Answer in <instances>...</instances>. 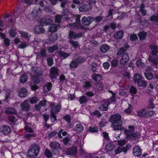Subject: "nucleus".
<instances>
[{"mask_svg":"<svg viewBox=\"0 0 158 158\" xmlns=\"http://www.w3.org/2000/svg\"><path fill=\"white\" fill-rule=\"evenodd\" d=\"M40 149V147L38 144H33L28 150L27 154L29 157L31 158H35L38 155Z\"/></svg>","mask_w":158,"mask_h":158,"instance_id":"f257e3e1","label":"nucleus"},{"mask_svg":"<svg viewBox=\"0 0 158 158\" xmlns=\"http://www.w3.org/2000/svg\"><path fill=\"white\" fill-rule=\"evenodd\" d=\"M81 15H74L73 16V19H75L76 22L72 23H69L68 24V27L71 29H82L83 26L80 23V18Z\"/></svg>","mask_w":158,"mask_h":158,"instance_id":"f03ea898","label":"nucleus"},{"mask_svg":"<svg viewBox=\"0 0 158 158\" xmlns=\"http://www.w3.org/2000/svg\"><path fill=\"white\" fill-rule=\"evenodd\" d=\"M143 79V78L140 75L135 73L134 75L133 81L135 82L136 83L138 86L145 87L147 83Z\"/></svg>","mask_w":158,"mask_h":158,"instance_id":"7ed1b4c3","label":"nucleus"},{"mask_svg":"<svg viewBox=\"0 0 158 158\" xmlns=\"http://www.w3.org/2000/svg\"><path fill=\"white\" fill-rule=\"evenodd\" d=\"M85 58L84 57L79 56L78 58H74L73 59L72 62L69 64L70 68H76L78 66V64L82 63L85 61Z\"/></svg>","mask_w":158,"mask_h":158,"instance_id":"20e7f679","label":"nucleus"},{"mask_svg":"<svg viewBox=\"0 0 158 158\" xmlns=\"http://www.w3.org/2000/svg\"><path fill=\"white\" fill-rule=\"evenodd\" d=\"M114 99L112 100L108 99L107 100L102 101L101 103V105L99 107V109L101 111H106L107 110L108 105L111 103L114 102Z\"/></svg>","mask_w":158,"mask_h":158,"instance_id":"39448f33","label":"nucleus"},{"mask_svg":"<svg viewBox=\"0 0 158 158\" xmlns=\"http://www.w3.org/2000/svg\"><path fill=\"white\" fill-rule=\"evenodd\" d=\"M49 106L51 107L50 110V113H57L59 112L61 108L60 105H55L53 103H49Z\"/></svg>","mask_w":158,"mask_h":158,"instance_id":"423d86ee","label":"nucleus"},{"mask_svg":"<svg viewBox=\"0 0 158 158\" xmlns=\"http://www.w3.org/2000/svg\"><path fill=\"white\" fill-rule=\"evenodd\" d=\"M0 132L5 135H7L10 133L11 128L10 126L4 125L1 127Z\"/></svg>","mask_w":158,"mask_h":158,"instance_id":"0eeeda50","label":"nucleus"},{"mask_svg":"<svg viewBox=\"0 0 158 158\" xmlns=\"http://www.w3.org/2000/svg\"><path fill=\"white\" fill-rule=\"evenodd\" d=\"M121 116L118 114H116L110 116V121L112 122H122L121 121Z\"/></svg>","mask_w":158,"mask_h":158,"instance_id":"6e6552de","label":"nucleus"},{"mask_svg":"<svg viewBox=\"0 0 158 158\" xmlns=\"http://www.w3.org/2000/svg\"><path fill=\"white\" fill-rule=\"evenodd\" d=\"M122 122H120L119 123H113L111 124V127L114 130H121L122 129Z\"/></svg>","mask_w":158,"mask_h":158,"instance_id":"1a4fd4ad","label":"nucleus"},{"mask_svg":"<svg viewBox=\"0 0 158 158\" xmlns=\"http://www.w3.org/2000/svg\"><path fill=\"white\" fill-rule=\"evenodd\" d=\"M92 6L89 4H88L82 5L79 8V10L82 12H85L91 10Z\"/></svg>","mask_w":158,"mask_h":158,"instance_id":"9d476101","label":"nucleus"},{"mask_svg":"<svg viewBox=\"0 0 158 158\" xmlns=\"http://www.w3.org/2000/svg\"><path fill=\"white\" fill-rule=\"evenodd\" d=\"M58 74V70L55 67H52L50 70V76L53 78H56Z\"/></svg>","mask_w":158,"mask_h":158,"instance_id":"9b49d317","label":"nucleus"},{"mask_svg":"<svg viewBox=\"0 0 158 158\" xmlns=\"http://www.w3.org/2000/svg\"><path fill=\"white\" fill-rule=\"evenodd\" d=\"M66 153L67 155H76L77 154L76 147L75 146H73L68 148L66 151Z\"/></svg>","mask_w":158,"mask_h":158,"instance_id":"f8f14e48","label":"nucleus"},{"mask_svg":"<svg viewBox=\"0 0 158 158\" xmlns=\"http://www.w3.org/2000/svg\"><path fill=\"white\" fill-rule=\"evenodd\" d=\"M60 25L59 24H54L49 26L48 29L49 31L54 32L56 31L59 28Z\"/></svg>","mask_w":158,"mask_h":158,"instance_id":"ddd939ff","label":"nucleus"},{"mask_svg":"<svg viewBox=\"0 0 158 158\" xmlns=\"http://www.w3.org/2000/svg\"><path fill=\"white\" fill-rule=\"evenodd\" d=\"M57 38V36L56 34H52L48 39L46 40V42L47 44H51L53 43Z\"/></svg>","mask_w":158,"mask_h":158,"instance_id":"4468645a","label":"nucleus"},{"mask_svg":"<svg viewBox=\"0 0 158 158\" xmlns=\"http://www.w3.org/2000/svg\"><path fill=\"white\" fill-rule=\"evenodd\" d=\"M133 154L135 156H139L141 155L142 150L139 146H135L133 148Z\"/></svg>","mask_w":158,"mask_h":158,"instance_id":"2eb2a0df","label":"nucleus"},{"mask_svg":"<svg viewBox=\"0 0 158 158\" xmlns=\"http://www.w3.org/2000/svg\"><path fill=\"white\" fill-rule=\"evenodd\" d=\"M41 13V10L40 8H34L31 14L32 16L34 18H37L40 14Z\"/></svg>","mask_w":158,"mask_h":158,"instance_id":"dca6fc26","label":"nucleus"},{"mask_svg":"<svg viewBox=\"0 0 158 158\" xmlns=\"http://www.w3.org/2000/svg\"><path fill=\"white\" fill-rule=\"evenodd\" d=\"M129 60V57L127 53L123 54L120 59V62L121 64H125Z\"/></svg>","mask_w":158,"mask_h":158,"instance_id":"f3484780","label":"nucleus"},{"mask_svg":"<svg viewBox=\"0 0 158 158\" xmlns=\"http://www.w3.org/2000/svg\"><path fill=\"white\" fill-rule=\"evenodd\" d=\"M22 109L24 111H27L30 108V106L27 100H25L21 104Z\"/></svg>","mask_w":158,"mask_h":158,"instance_id":"a211bd4d","label":"nucleus"},{"mask_svg":"<svg viewBox=\"0 0 158 158\" xmlns=\"http://www.w3.org/2000/svg\"><path fill=\"white\" fill-rule=\"evenodd\" d=\"M19 95V97L23 98L27 96L28 94L27 90L25 88H21L18 92Z\"/></svg>","mask_w":158,"mask_h":158,"instance_id":"6ab92c4d","label":"nucleus"},{"mask_svg":"<svg viewBox=\"0 0 158 158\" xmlns=\"http://www.w3.org/2000/svg\"><path fill=\"white\" fill-rule=\"evenodd\" d=\"M32 72L37 76L41 75L42 73V70L40 68L33 67L32 68Z\"/></svg>","mask_w":158,"mask_h":158,"instance_id":"aec40b11","label":"nucleus"},{"mask_svg":"<svg viewBox=\"0 0 158 158\" xmlns=\"http://www.w3.org/2000/svg\"><path fill=\"white\" fill-rule=\"evenodd\" d=\"M148 59L156 67L157 66V64L158 63V56H150Z\"/></svg>","mask_w":158,"mask_h":158,"instance_id":"412c9836","label":"nucleus"},{"mask_svg":"<svg viewBox=\"0 0 158 158\" xmlns=\"http://www.w3.org/2000/svg\"><path fill=\"white\" fill-rule=\"evenodd\" d=\"M49 146L52 149L56 150L60 148V144L56 141L51 142Z\"/></svg>","mask_w":158,"mask_h":158,"instance_id":"4be33fe9","label":"nucleus"},{"mask_svg":"<svg viewBox=\"0 0 158 158\" xmlns=\"http://www.w3.org/2000/svg\"><path fill=\"white\" fill-rule=\"evenodd\" d=\"M152 53L153 55H156L158 53V47L153 45H151L149 46Z\"/></svg>","mask_w":158,"mask_h":158,"instance_id":"5701e85b","label":"nucleus"},{"mask_svg":"<svg viewBox=\"0 0 158 158\" xmlns=\"http://www.w3.org/2000/svg\"><path fill=\"white\" fill-rule=\"evenodd\" d=\"M52 20L50 19H41L40 20V23L43 25H47L52 23Z\"/></svg>","mask_w":158,"mask_h":158,"instance_id":"b1692460","label":"nucleus"},{"mask_svg":"<svg viewBox=\"0 0 158 158\" xmlns=\"http://www.w3.org/2000/svg\"><path fill=\"white\" fill-rule=\"evenodd\" d=\"M52 84L50 82H46L45 83L43 86L44 92H47L49 91L51 89Z\"/></svg>","mask_w":158,"mask_h":158,"instance_id":"393cba45","label":"nucleus"},{"mask_svg":"<svg viewBox=\"0 0 158 158\" xmlns=\"http://www.w3.org/2000/svg\"><path fill=\"white\" fill-rule=\"evenodd\" d=\"M109 48L110 47L108 45L106 44H103L100 46V50L101 52L105 53L107 52Z\"/></svg>","mask_w":158,"mask_h":158,"instance_id":"a878e982","label":"nucleus"},{"mask_svg":"<svg viewBox=\"0 0 158 158\" xmlns=\"http://www.w3.org/2000/svg\"><path fill=\"white\" fill-rule=\"evenodd\" d=\"M84 128L81 124L78 123L76 125L75 129L77 133L79 134L83 130Z\"/></svg>","mask_w":158,"mask_h":158,"instance_id":"bb28decb","label":"nucleus"},{"mask_svg":"<svg viewBox=\"0 0 158 158\" xmlns=\"http://www.w3.org/2000/svg\"><path fill=\"white\" fill-rule=\"evenodd\" d=\"M82 23L85 26H89L91 23V21L85 16H83L81 20Z\"/></svg>","mask_w":158,"mask_h":158,"instance_id":"cd10ccee","label":"nucleus"},{"mask_svg":"<svg viewBox=\"0 0 158 158\" xmlns=\"http://www.w3.org/2000/svg\"><path fill=\"white\" fill-rule=\"evenodd\" d=\"M34 31L36 33H42L44 32L45 31L42 26H37L35 27Z\"/></svg>","mask_w":158,"mask_h":158,"instance_id":"c85d7f7f","label":"nucleus"},{"mask_svg":"<svg viewBox=\"0 0 158 158\" xmlns=\"http://www.w3.org/2000/svg\"><path fill=\"white\" fill-rule=\"evenodd\" d=\"M123 151L126 152L127 151V148L124 147L119 146L115 150V153L117 154Z\"/></svg>","mask_w":158,"mask_h":158,"instance_id":"c756f323","label":"nucleus"},{"mask_svg":"<svg viewBox=\"0 0 158 158\" xmlns=\"http://www.w3.org/2000/svg\"><path fill=\"white\" fill-rule=\"evenodd\" d=\"M5 113L8 114H16V111L12 108H6L5 110Z\"/></svg>","mask_w":158,"mask_h":158,"instance_id":"7c9ffc66","label":"nucleus"},{"mask_svg":"<svg viewBox=\"0 0 158 158\" xmlns=\"http://www.w3.org/2000/svg\"><path fill=\"white\" fill-rule=\"evenodd\" d=\"M123 34V31H120L115 32L114 34V36L115 39H119L122 37Z\"/></svg>","mask_w":158,"mask_h":158,"instance_id":"2f4dec72","label":"nucleus"},{"mask_svg":"<svg viewBox=\"0 0 158 158\" xmlns=\"http://www.w3.org/2000/svg\"><path fill=\"white\" fill-rule=\"evenodd\" d=\"M9 122L11 124H15L17 120V119L14 116H9L8 119Z\"/></svg>","mask_w":158,"mask_h":158,"instance_id":"473e14b6","label":"nucleus"},{"mask_svg":"<svg viewBox=\"0 0 158 158\" xmlns=\"http://www.w3.org/2000/svg\"><path fill=\"white\" fill-rule=\"evenodd\" d=\"M147 35V33L145 31L139 32L138 34V36L141 40H145Z\"/></svg>","mask_w":158,"mask_h":158,"instance_id":"72a5a7b5","label":"nucleus"},{"mask_svg":"<svg viewBox=\"0 0 158 158\" xmlns=\"http://www.w3.org/2000/svg\"><path fill=\"white\" fill-rule=\"evenodd\" d=\"M69 43L74 48H77L79 46L77 41H74L71 39L69 40Z\"/></svg>","mask_w":158,"mask_h":158,"instance_id":"f704fd0d","label":"nucleus"},{"mask_svg":"<svg viewBox=\"0 0 158 158\" xmlns=\"http://www.w3.org/2000/svg\"><path fill=\"white\" fill-rule=\"evenodd\" d=\"M114 148V146L111 143H108L105 146V148L107 151H111Z\"/></svg>","mask_w":158,"mask_h":158,"instance_id":"c9c22d12","label":"nucleus"},{"mask_svg":"<svg viewBox=\"0 0 158 158\" xmlns=\"http://www.w3.org/2000/svg\"><path fill=\"white\" fill-rule=\"evenodd\" d=\"M46 51L43 49L38 53V55L40 57H44L46 56Z\"/></svg>","mask_w":158,"mask_h":158,"instance_id":"e433bc0d","label":"nucleus"},{"mask_svg":"<svg viewBox=\"0 0 158 158\" xmlns=\"http://www.w3.org/2000/svg\"><path fill=\"white\" fill-rule=\"evenodd\" d=\"M59 48L58 45H56L48 48V50L50 52H53L55 51H57Z\"/></svg>","mask_w":158,"mask_h":158,"instance_id":"4c0bfd02","label":"nucleus"},{"mask_svg":"<svg viewBox=\"0 0 158 158\" xmlns=\"http://www.w3.org/2000/svg\"><path fill=\"white\" fill-rule=\"evenodd\" d=\"M79 102L81 104L86 103L88 100L85 96L83 95L80 97L78 99Z\"/></svg>","mask_w":158,"mask_h":158,"instance_id":"58836bf2","label":"nucleus"},{"mask_svg":"<svg viewBox=\"0 0 158 158\" xmlns=\"http://www.w3.org/2000/svg\"><path fill=\"white\" fill-rule=\"evenodd\" d=\"M59 54L61 57H62L64 58H66L70 56V53H66L62 51H60L59 52Z\"/></svg>","mask_w":158,"mask_h":158,"instance_id":"ea45409f","label":"nucleus"},{"mask_svg":"<svg viewBox=\"0 0 158 158\" xmlns=\"http://www.w3.org/2000/svg\"><path fill=\"white\" fill-rule=\"evenodd\" d=\"M146 110L145 109H143L139 110L137 112L138 115L141 117H145Z\"/></svg>","mask_w":158,"mask_h":158,"instance_id":"a19ab883","label":"nucleus"},{"mask_svg":"<svg viewBox=\"0 0 158 158\" xmlns=\"http://www.w3.org/2000/svg\"><path fill=\"white\" fill-rule=\"evenodd\" d=\"M92 77L93 79L96 81H99L101 78V77L100 75L96 73L92 75Z\"/></svg>","mask_w":158,"mask_h":158,"instance_id":"79ce46f5","label":"nucleus"},{"mask_svg":"<svg viewBox=\"0 0 158 158\" xmlns=\"http://www.w3.org/2000/svg\"><path fill=\"white\" fill-rule=\"evenodd\" d=\"M144 6L143 4L141 5L140 7V11L143 16H145L147 14V11L144 9Z\"/></svg>","mask_w":158,"mask_h":158,"instance_id":"37998d69","label":"nucleus"},{"mask_svg":"<svg viewBox=\"0 0 158 158\" xmlns=\"http://www.w3.org/2000/svg\"><path fill=\"white\" fill-rule=\"evenodd\" d=\"M144 75L148 80H150L153 77V75L151 72H147L146 71L144 73Z\"/></svg>","mask_w":158,"mask_h":158,"instance_id":"c03bdc74","label":"nucleus"},{"mask_svg":"<svg viewBox=\"0 0 158 158\" xmlns=\"http://www.w3.org/2000/svg\"><path fill=\"white\" fill-rule=\"evenodd\" d=\"M69 12V11L67 9H65V8H63L62 13L61 14L62 16L63 17H64V18H67L68 17L67 13Z\"/></svg>","mask_w":158,"mask_h":158,"instance_id":"a18cd8bd","label":"nucleus"},{"mask_svg":"<svg viewBox=\"0 0 158 158\" xmlns=\"http://www.w3.org/2000/svg\"><path fill=\"white\" fill-rule=\"evenodd\" d=\"M155 114V112L153 110H151L150 111H147L146 110V115H145V117H152Z\"/></svg>","mask_w":158,"mask_h":158,"instance_id":"49530a36","label":"nucleus"},{"mask_svg":"<svg viewBox=\"0 0 158 158\" xmlns=\"http://www.w3.org/2000/svg\"><path fill=\"white\" fill-rule=\"evenodd\" d=\"M27 80V77L26 75L23 74L20 77V82L21 83H24Z\"/></svg>","mask_w":158,"mask_h":158,"instance_id":"de8ad7c7","label":"nucleus"},{"mask_svg":"<svg viewBox=\"0 0 158 158\" xmlns=\"http://www.w3.org/2000/svg\"><path fill=\"white\" fill-rule=\"evenodd\" d=\"M62 18H64V17H62V15H57L55 17V22H56L58 23H60L61 22V19Z\"/></svg>","mask_w":158,"mask_h":158,"instance_id":"09e8293b","label":"nucleus"},{"mask_svg":"<svg viewBox=\"0 0 158 158\" xmlns=\"http://www.w3.org/2000/svg\"><path fill=\"white\" fill-rule=\"evenodd\" d=\"M91 86V84L90 82L89 81L84 82L83 84V87L85 88V89H87Z\"/></svg>","mask_w":158,"mask_h":158,"instance_id":"8fccbe9b","label":"nucleus"},{"mask_svg":"<svg viewBox=\"0 0 158 158\" xmlns=\"http://www.w3.org/2000/svg\"><path fill=\"white\" fill-rule=\"evenodd\" d=\"M76 34L73 31H70L69 32V39H75V36H76Z\"/></svg>","mask_w":158,"mask_h":158,"instance_id":"3c124183","label":"nucleus"},{"mask_svg":"<svg viewBox=\"0 0 158 158\" xmlns=\"http://www.w3.org/2000/svg\"><path fill=\"white\" fill-rule=\"evenodd\" d=\"M44 155L48 158H50L52 156L51 152L48 149H46L45 150Z\"/></svg>","mask_w":158,"mask_h":158,"instance_id":"603ef678","label":"nucleus"},{"mask_svg":"<svg viewBox=\"0 0 158 158\" xmlns=\"http://www.w3.org/2000/svg\"><path fill=\"white\" fill-rule=\"evenodd\" d=\"M32 80L34 84L35 85L39 83V81L38 77L36 76L32 77Z\"/></svg>","mask_w":158,"mask_h":158,"instance_id":"864d4df0","label":"nucleus"},{"mask_svg":"<svg viewBox=\"0 0 158 158\" xmlns=\"http://www.w3.org/2000/svg\"><path fill=\"white\" fill-rule=\"evenodd\" d=\"M39 100V98L36 97H33L31 98L30 102L32 104L35 103Z\"/></svg>","mask_w":158,"mask_h":158,"instance_id":"5fc2aeb1","label":"nucleus"},{"mask_svg":"<svg viewBox=\"0 0 158 158\" xmlns=\"http://www.w3.org/2000/svg\"><path fill=\"white\" fill-rule=\"evenodd\" d=\"M150 20L154 22H158V14L157 15H152L150 18Z\"/></svg>","mask_w":158,"mask_h":158,"instance_id":"6e6d98bb","label":"nucleus"},{"mask_svg":"<svg viewBox=\"0 0 158 158\" xmlns=\"http://www.w3.org/2000/svg\"><path fill=\"white\" fill-rule=\"evenodd\" d=\"M103 19V17L101 15L98 16L95 18L94 21L96 23L101 22Z\"/></svg>","mask_w":158,"mask_h":158,"instance_id":"4d7b16f0","label":"nucleus"},{"mask_svg":"<svg viewBox=\"0 0 158 158\" xmlns=\"http://www.w3.org/2000/svg\"><path fill=\"white\" fill-rule=\"evenodd\" d=\"M64 119L67 122L69 125H71V118L69 116L66 115L64 117Z\"/></svg>","mask_w":158,"mask_h":158,"instance_id":"13d9d810","label":"nucleus"},{"mask_svg":"<svg viewBox=\"0 0 158 158\" xmlns=\"http://www.w3.org/2000/svg\"><path fill=\"white\" fill-rule=\"evenodd\" d=\"M118 63V60L116 59H114L112 60L111 62V65L112 66L115 67L117 66Z\"/></svg>","mask_w":158,"mask_h":158,"instance_id":"bf43d9fd","label":"nucleus"},{"mask_svg":"<svg viewBox=\"0 0 158 158\" xmlns=\"http://www.w3.org/2000/svg\"><path fill=\"white\" fill-rule=\"evenodd\" d=\"M136 64L138 67H143L144 64L142 62L141 60H139L137 61Z\"/></svg>","mask_w":158,"mask_h":158,"instance_id":"052dcab7","label":"nucleus"},{"mask_svg":"<svg viewBox=\"0 0 158 158\" xmlns=\"http://www.w3.org/2000/svg\"><path fill=\"white\" fill-rule=\"evenodd\" d=\"M56 133L55 131H51L48 134V137L50 138H52L56 135Z\"/></svg>","mask_w":158,"mask_h":158,"instance_id":"680f3d73","label":"nucleus"},{"mask_svg":"<svg viewBox=\"0 0 158 158\" xmlns=\"http://www.w3.org/2000/svg\"><path fill=\"white\" fill-rule=\"evenodd\" d=\"M55 113H51V118L52 122L55 121L56 119V116L55 115Z\"/></svg>","mask_w":158,"mask_h":158,"instance_id":"e2e57ef3","label":"nucleus"},{"mask_svg":"<svg viewBox=\"0 0 158 158\" xmlns=\"http://www.w3.org/2000/svg\"><path fill=\"white\" fill-rule=\"evenodd\" d=\"M9 33L10 34V37H14L16 33L15 32V31L13 29H11L9 31Z\"/></svg>","mask_w":158,"mask_h":158,"instance_id":"0e129e2a","label":"nucleus"},{"mask_svg":"<svg viewBox=\"0 0 158 158\" xmlns=\"http://www.w3.org/2000/svg\"><path fill=\"white\" fill-rule=\"evenodd\" d=\"M47 101L46 100H44L40 101L39 103V104L41 106H46V103Z\"/></svg>","mask_w":158,"mask_h":158,"instance_id":"69168bd1","label":"nucleus"},{"mask_svg":"<svg viewBox=\"0 0 158 158\" xmlns=\"http://www.w3.org/2000/svg\"><path fill=\"white\" fill-rule=\"evenodd\" d=\"M47 61L49 66H51L53 64V60L52 58H48Z\"/></svg>","mask_w":158,"mask_h":158,"instance_id":"338daca9","label":"nucleus"},{"mask_svg":"<svg viewBox=\"0 0 158 158\" xmlns=\"http://www.w3.org/2000/svg\"><path fill=\"white\" fill-rule=\"evenodd\" d=\"M138 37L137 35L135 34H133L130 36V39L131 41H135L137 40Z\"/></svg>","mask_w":158,"mask_h":158,"instance_id":"774afa93","label":"nucleus"}]
</instances>
